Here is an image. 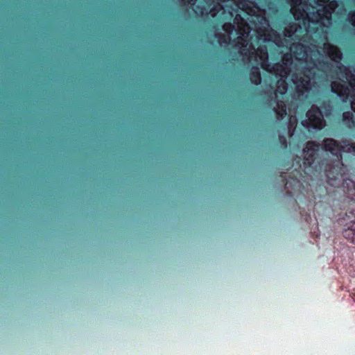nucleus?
Returning <instances> with one entry per match:
<instances>
[{"mask_svg":"<svg viewBox=\"0 0 355 355\" xmlns=\"http://www.w3.org/2000/svg\"><path fill=\"white\" fill-rule=\"evenodd\" d=\"M343 153L355 155V142L343 141L340 143L332 138H325L320 147L315 141H308L303 149V159L298 156L293 159L288 179L284 178L283 173L280 175L287 194L297 196L302 193L304 184H310L309 181L313 180V176L322 173L328 184L332 186L334 182L342 180L346 173Z\"/></svg>","mask_w":355,"mask_h":355,"instance_id":"nucleus-1","label":"nucleus"},{"mask_svg":"<svg viewBox=\"0 0 355 355\" xmlns=\"http://www.w3.org/2000/svg\"><path fill=\"white\" fill-rule=\"evenodd\" d=\"M291 6V12L298 24L285 28L284 35L291 37L298 29L304 28L308 33H314L319 28L331 24V14L338 4L329 0H286Z\"/></svg>","mask_w":355,"mask_h":355,"instance_id":"nucleus-2","label":"nucleus"},{"mask_svg":"<svg viewBox=\"0 0 355 355\" xmlns=\"http://www.w3.org/2000/svg\"><path fill=\"white\" fill-rule=\"evenodd\" d=\"M235 92V93H266L270 92V94L274 96V101L276 103V107L274 111L278 121L290 120L292 116L297 113L298 103L297 100H291L288 96L287 92L297 94L299 96L304 93H320V92H331L338 95H350L352 98L351 108L355 112V90H219V92Z\"/></svg>","mask_w":355,"mask_h":355,"instance_id":"nucleus-3","label":"nucleus"},{"mask_svg":"<svg viewBox=\"0 0 355 355\" xmlns=\"http://www.w3.org/2000/svg\"><path fill=\"white\" fill-rule=\"evenodd\" d=\"M330 114L331 107L329 102L322 101L320 107L313 105L306 112V119L302 121V124L309 131L320 130L324 125V116H327Z\"/></svg>","mask_w":355,"mask_h":355,"instance_id":"nucleus-4","label":"nucleus"},{"mask_svg":"<svg viewBox=\"0 0 355 355\" xmlns=\"http://www.w3.org/2000/svg\"><path fill=\"white\" fill-rule=\"evenodd\" d=\"M291 51L297 60H304L307 64H313L315 67H317L316 61L322 55L315 45L307 48L301 44H296L291 46Z\"/></svg>","mask_w":355,"mask_h":355,"instance_id":"nucleus-5","label":"nucleus"},{"mask_svg":"<svg viewBox=\"0 0 355 355\" xmlns=\"http://www.w3.org/2000/svg\"><path fill=\"white\" fill-rule=\"evenodd\" d=\"M336 68L338 70V78L343 83L334 80L331 83V89H348V85L346 83H348L352 89H355V71L352 73L350 69L338 64L336 65Z\"/></svg>","mask_w":355,"mask_h":355,"instance_id":"nucleus-6","label":"nucleus"},{"mask_svg":"<svg viewBox=\"0 0 355 355\" xmlns=\"http://www.w3.org/2000/svg\"><path fill=\"white\" fill-rule=\"evenodd\" d=\"M313 197L315 202L313 206V213L315 214L316 212L320 214V213L322 212V214H329V210L331 208L330 196L325 193L320 196L313 195Z\"/></svg>","mask_w":355,"mask_h":355,"instance_id":"nucleus-7","label":"nucleus"},{"mask_svg":"<svg viewBox=\"0 0 355 355\" xmlns=\"http://www.w3.org/2000/svg\"><path fill=\"white\" fill-rule=\"evenodd\" d=\"M322 52L327 55L335 62H338L341 60L342 54L339 49L329 43L324 44Z\"/></svg>","mask_w":355,"mask_h":355,"instance_id":"nucleus-8","label":"nucleus"},{"mask_svg":"<svg viewBox=\"0 0 355 355\" xmlns=\"http://www.w3.org/2000/svg\"><path fill=\"white\" fill-rule=\"evenodd\" d=\"M311 77L309 75L295 74L292 77V81L295 85V89H308Z\"/></svg>","mask_w":355,"mask_h":355,"instance_id":"nucleus-9","label":"nucleus"},{"mask_svg":"<svg viewBox=\"0 0 355 355\" xmlns=\"http://www.w3.org/2000/svg\"><path fill=\"white\" fill-rule=\"evenodd\" d=\"M342 124L349 131L352 132L355 130V119L352 112L347 111L343 113Z\"/></svg>","mask_w":355,"mask_h":355,"instance_id":"nucleus-10","label":"nucleus"},{"mask_svg":"<svg viewBox=\"0 0 355 355\" xmlns=\"http://www.w3.org/2000/svg\"><path fill=\"white\" fill-rule=\"evenodd\" d=\"M343 235L348 242L355 245V220L349 223L347 227L343 230Z\"/></svg>","mask_w":355,"mask_h":355,"instance_id":"nucleus-11","label":"nucleus"},{"mask_svg":"<svg viewBox=\"0 0 355 355\" xmlns=\"http://www.w3.org/2000/svg\"><path fill=\"white\" fill-rule=\"evenodd\" d=\"M250 80L255 85H258L261 83L260 74L257 68L254 69L252 71Z\"/></svg>","mask_w":355,"mask_h":355,"instance_id":"nucleus-12","label":"nucleus"},{"mask_svg":"<svg viewBox=\"0 0 355 355\" xmlns=\"http://www.w3.org/2000/svg\"><path fill=\"white\" fill-rule=\"evenodd\" d=\"M278 143L279 148L283 150H287L288 149V141L286 137L284 135H279Z\"/></svg>","mask_w":355,"mask_h":355,"instance_id":"nucleus-13","label":"nucleus"},{"mask_svg":"<svg viewBox=\"0 0 355 355\" xmlns=\"http://www.w3.org/2000/svg\"><path fill=\"white\" fill-rule=\"evenodd\" d=\"M349 19L352 25L355 27V11L349 15Z\"/></svg>","mask_w":355,"mask_h":355,"instance_id":"nucleus-14","label":"nucleus"},{"mask_svg":"<svg viewBox=\"0 0 355 355\" xmlns=\"http://www.w3.org/2000/svg\"><path fill=\"white\" fill-rule=\"evenodd\" d=\"M351 295H352L353 300L355 301V291H353V292L352 293Z\"/></svg>","mask_w":355,"mask_h":355,"instance_id":"nucleus-15","label":"nucleus"}]
</instances>
